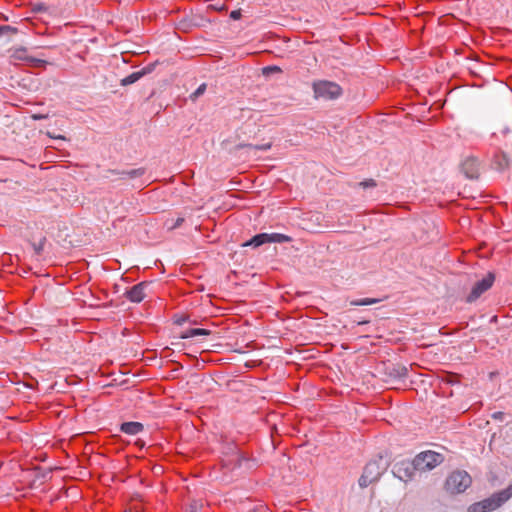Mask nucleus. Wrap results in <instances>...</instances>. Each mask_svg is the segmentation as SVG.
I'll return each mask as SVG.
<instances>
[{
  "label": "nucleus",
  "mask_w": 512,
  "mask_h": 512,
  "mask_svg": "<svg viewBox=\"0 0 512 512\" xmlns=\"http://www.w3.org/2000/svg\"><path fill=\"white\" fill-rule=\"evenodd\" d=\"M389 465V460L385 459L381 454L378 455L377 458L369 461L365 465L362 475L358 480L359 486L361 488H366L370 484L378 482Z\"/></svg>",
  "instance_id": "1"
},
{
  "label": "nucleus",
  "mask_w": 512,
  "mask_h": 512,
  "mask_svg": "<svg viewBox=\"0 0 512 512\" xmlns=\"http://www.w3.org/2000/svg\"><path fill=\"white\" fill-rule=\"evenodd\" d=\"M512 497V483L501 491L493 493L490 497L473 503L468 507V512H488L493 511Z\"/></svg>",
  "instance_id": "2"
},
{
  "label": "nucleus",
  "mask_w": 512,
  "mask_h": 512,
  "mask_svg": "<svg viewBox=\"0 0 512 512\" xmlns=\"http://www.w3.org/2000/svg\"><path fill=\"white\" fill-rule=\"evenodd\" d=\"M312 89L316 99L334 100L339 98L343 93V89L339 84L328 80L314 81Z\"/></svg>",
  "instance_id": "3"
},
{
  "label": "nucleus",
  "mask_w": 512,
  "mask_h": 512,
  "mask_svg": "<svg viewBox=\"0 0 512 512\" xmlns=\"http://www.w3.org/2000/svg\"><path fill=\"white\" fill-rule=\"evenodd\" d=\"M472 483L471 476L466 471H453L445 481V489L451 494H459L466 491Z\"/></svg>",
  "instance_id": "4"
},
{
  "label": "nucleus",
  "mask_w": 512,
  "mask_h": 512,
  "mask_svg": "<svg viewBox=\"0 0 512 512\" xmlns=\"http://www.w3.org/2000/svg\"><path fill=\"white\" fill-rule=\"evenodd\" d=\"M414 465L417 471H431L444 461V456L435 451L427 450L420 452L414 457Z\"/></svg>",
  "instance_id": "5"
},
{
  "label": "nucleus",
  "mask_w": 512,
  "mask_h": 512,
  "mask_svg": "<svg viewBox=\"0 0 512 512\" xmlns=\"http://www.w3.org/2000/svg\"><path fill=\"white\" fill-rule=\"evenodd\" d=\"M494 281H495V274L493 272H488V274L483 279L477 281L473 285L470 293L466 297V302L467 303L475 302L478 298H480V296L483 293H485L492 287Z\"/></svg>",
  "instance_id": "6"
},
{
  "label": "nucleus",
  "mask_w": 512,
  "mask_h": 512,
  "mask_svg": "<svg viewBox=\"0 0 512 512\" xmlns=\"http://www.w3.org/2000/svg\"><path fill=\"white\" fill-rule=\"evenodd\" d=\"M417 471L414 460H401L394 463L392 468L393 475L401 481L408 482L413 479V476Z\"/></svg>",
  "instance_id": "7"
},
{
  "label": "nucleus",
  "mask_w": 512,
  "mask_h": 512,
  "mask_svg": "<svg viewBox=\"0 0 512 512\" xmlns=\"http://www.w3.org/2000/svg\"><path fill=\"white\" fill-rule=\"evenodd\" d=\"M151 283L149 281H142L126 289L124 296L133 303H140L146 297V290Z\"/></svg>",
  "instance_id": "8"
},
{
  "label": "nucleus",
  "mask_w": 512,
  "mask_h": 512,
  "mask_svg": "<svg viewBox=\"0 0 512 512\" xmlns=\"http://www.w3.org/2000/svg\"><path fill=\"white\" fill-rule=\"evenodd\" d=\"M462 173L468 179H478L480 176V162L478 158L469 156L460 165Z\"/></svg>",
  "instance_id": "9"
},
{
  "label": "nucleus",
  "mask_w": 512,
  "mask_h": 512,
  "mask_svg": "<svg viewBox=\"0 0 512 512\" xmlns=\"http://www.w3.org/2000/svg\"><path fill=\"white\" fill-rule=\"evenodd\" d=\"M511 158L510 156L504 152L503 150H497L491 161V168L498 172H506L510 169L511 166Z\"/></svg>",
  "instance_id": "10"
},
{
  "label": "nucleus",
  "mask_w": 512,
  "mask_h": 512,
  "mask_svg": "<svg viewBox=\"0 0 512 512\" xmlns=\"http://www.w3.org/2000/svg\"><path fill=\"white\" fill-rule=\"evenodd\" d=\"M144 430V425L140 422H123L120 425V431L128 435H137Z\"/></svg>",
  "instance_id": "11"
},
{
  "label": "nucleus",
  "mask_w": 512,
  "mask_h": 512,
  "mask_svg": "<svg viewBox=\"0 0 512 512\" xmlns=\"http://www.w3.org/2000/svg\"><path fill=\"white\" fill-rule=\"evenodd\" d=\"M10 63L16 64L17 61H25L26 63L29 61L30 56L27 54V49L25 47L16 48L12 51L9 56Z\"/></svg>",
  "instance_id": "12"
},
{
  "label": "nucleus",
  "mask_w": 512,
  "mask_h": 512,
  "mask_svg": "<svg viewBox=\"0 0 512 512\" xmlns=\"http://www.w3.org/2000/svg\"><path fill=\"white\" fill-rule=\"evenodd\" d=\"M211 333L210 330L204 328H189L184 330L179 337L181 339H187L196 336H209Z\"/></svg>",
  "instance_id": "13"
},
{
  "label": "nucleus",
  "mask_w": 512,
  "mask_h": 512,
  "mask_svg": "<svg viewBox=\"0 0 512 512\" xmlns=\"http://www.w3.org/2000/svg\"><path fill=\"white\" fill-rule=\"evenodd\" d=\"M265 243H269V234L268 233H259L253 236L251 239L246 241L243 246H252L257 248Z\"/></svg>",
  "instance_id": "14"
},
{
  "label": "nucleus",
  "mask_w": 512,
  "mask_h": 512,
  "mask_svg": "<svg viewBox=\"0 0 512 512\" xmlns=\"http://www.w3.org/2000/svg\"><path fill=\"white\" fill-rule=\"evenodd\" d=\"M142 77L143 76H142L140 71L133 72L130 75H128V76L124 77L123 79H121L120 85L121 86H128V85L134 84L135 82L140 80Z\"/></svg>",
  "instance_id": "15"
},
{
  "label": "nucleus",
  "mask_w": 512,
  "mask_h": 512,
  "mask_svg": "<svg viewBox=\"0 0 512 512\" xmlns=\"http://www.w3.org/2000/svg\"><path fill=\"white\" fill-rule=\"evenodd\" d=\"M291 241H292V238L285 234H281V233L269 234V243H288Z\"/></svg>",
  "instance_id": "16"
},
{
  "label": "nucleus",
  "mask_w": 512,
  "mask_h": 512,
  "mask_svg": "<svg viewBox=\"0 0 512 512\" xmlns=\"http://www.w3.org/2000/svg\"><path fill=\"white\" fill-rule=\"evenodd\" d=\"M381 299L379 298H362V299H355L350 301V304L352 306H367L372 305L380 302Z\"/></svg>",
  "instance_id": "17"
},
{
  "label": "nucleus",
  "mask_w": 512,
  "mask_h": 512,
  "mask_svg": "<svg viewBox=\"0 0 512 512\" xmlns=\"http://www.w3.org/2000/svg\"><path fill=\"white\" fill-rule=\"evenodd\" d=\"M407 374H408V369L402 365L394 366L390 372V375L397 379L404 378L407 376Z\"/></svg>",
  "instance_id": "18"
},
{
  "label": "nucleus",
  "mask_w": 512,
  "mask_h": 512,
  "mask_svg": "<svg viewBox=\"0 0 512 512\" xmlns=\"http://www.w3.org/2000/svg\"><path fill=\"white\" fill-rule=\"evenodd\" d=\"M231 450L235 451V464H234V468L236 467H241L242 466V463L243 461H249V459L243 454L241 453L236 446H233V447H230Z\"/></svg>",
  "instance_id": "19"
},
{
  "label": "nucleus",
  "mask_w": 512,
  "mask_h": 512,
  "mask_svg": "<svg viewBox=\"0 0 512 512\" xmlns=\"http://www.w3.org/2000/svg\"><path fill=\"white\" fill-rule=\"evenodd\" d=\"M186 322H188V323H190V324H193V325H196V324L198 323V322H197V320H192V319H190V316H189V315H185V314L180 315V316L175 315V317H174V323H175V324H177V325H183V324H184V323H186Z\"/></svg>",
  "instance_id": "20"
},
{
  "label": "nucleus",
  "mask_w": 512,
  "mask_h": 512,
  "mask_svg": "<svg viewBox=\"0 0 512 512\" xmlns=\"http://www.w3.org/2000/svg\"><path fill=\"white\" fill-rule=\"evenodd\" d=\"M145 173H146V169L143 167H140V168L128 170V172L126 173V176L129 179H135V178L142 177Z\"/></svg>",
  "instance_id": "21"
},
{
  "label": "nucleus",
  "mask_w": 512,
  "mask_h": 512,
  "mask_svg": "<svg viewBox=\"0 0 512 512\" xmlns=\"http://www.w3.org/2000/svg\"><path fill=\"white\" fill-rule=\"evenodd\" d=\"M18 29L10 25H0V38L10 34H17Z\"/></svg>",
  "instance_id": "22"
},
{
  "label": "nucleus",
  "mask_w": 512,
  "mask_h": 512,
  "mask_svg": "<svg viewBox=\"0 0 512 512\" xmlns=\"http://www.w3.org/2000/svg\"><path fill=\"white\" fill-rule=\"evenodd\" d=\"M280 72H282L281 68L275 65L266 66L262 68V74L264 76H270L271 74Z\"/></svg>",
  "instance_id": "23"
},
{
  "label": "nucleus",
  "mask_w": 512,
  "mask_h": 512,
  "mask_svg": "<svg viewBox=\"0 0 512 512\" xmlns=\"http://www.w3.org/2000/svg\"><path fill=\"white\" fill-rule=\"evenodd\" d=\"M207 85L202 83L191 95L190 99L195 101L198 97L202 96L206 91Z\"/></svg>",
  "instance_id": "24"
},
{
  "label": "nucleus",
  "mask_w": 512,
  "mask_h": 512,
  "mask_svg": "<svg viewBox=\"0 0 512 512\" xmlns=\"http://www.w3.org/2000/svg\"><path fill=\"white\" fill-rule=\"evenodd\" d=\"M27 64L31 67H44L47 64V62L45 60L30 56Z\"/></svg>",
  "instance_id": "25"
},
{
  "label": "nucleus",
  "mask_w": 512,
  "mask_h": 512,
  "mask_svg": "<svg viewBox=\"0 0 512 512\" xmlns=\"http://www.w3.org/2000/svg\"><path fill=\"white\" fill-rule=\"evenodd\" d=\"M202 507V502L198 500H192L186 507V512H198Z\"/></svg>",
  "instance_id": "26"
},
{
  "label": "nucleus",
  "mask_w": 512,
  "mask_h": 512,
  "mask_svg": "<svg viewBox=\"0 0 512 512\" xmlns=\"http://www.w3.org/2000/svg\"><path fill=\"white\" fill-rule=\"evenodd\" d=\"M46 242V238L43 237L39 243H31L33 250L35 251L36 255H41L44 249V244Z\"/></svg>",
  "instance_id": "27"
},
{
  "label": "nucleus",
  "mask_w": 512,
  "mask_h": 512,
  "mask_svg": "<svg viewBox=\"0 0 512 512\" xmlns=\"http://www.w3.org/2000/svg\"><path fill=\"white\" fill-rule=\"evenodd\" d=\"M358 186L366 189V188H373L377 186V183L374 179H366L364 181H361L358 183Z\"/></svg>",
  "instance_id": "28"
},
{
  "label": "nucleus",
  "mask_w": 512,
  "mask_h": 512,
  "mask_svg": "<svg viewBox=\"0 0 512 512\" xmlns=\"http://www.w3.org/2000/svg\"><path fill=\"white\" fill-rule=\"evenodd\" d=\"M48 10V7L44 3H36L32 6L31 11L33 13H42L46 12Z\"/></svg>",
  "instance_id": "29"
},
{
  "label": "nucleus",
  "mask_w": 512,
  "mask_h": 512,
  "mask_svg": "<svg viewBox=\"0 0 512 512\" xmlns=\"http://www.w3.org/2000/svg\"><path fill=\"white\" fill-rule=\"evenodd\" d=\"M156 65H157V62H154V63H150V64H148L147 66H145L144 68H142V69L140 70V72H141L142 76L144 77L145 75H148V74H150L151 72H153V71H154V69H155V67H156Z\"/></svg>",
  "instance_id": "30"
},
{
  "label": "nucleus",
  "mask_w": 512,
  "mask_h": 512,
  "mask_svg": "<svg viewBox=\"0 0 512 512\" xmlns=\"http://www.w3.org/2000/svg\"><path fill=\"white\" fill-rule=\"evenodd\" d=\"M271 147H272V143L271 142H267V143L260 144V145H253L252 144V149L260 150V151H267Z\"/></svg>",
  "instance_id": "31"
},
{
  "label": "nucleus",
  "mask_w": 512,
  "mask_h": 512,
  "mask_svg": "<svg viewBox=\"0 0 512 512\" xmlns=\"http://www.w3.org/2000/svg\"><path fill=\"white\" fill-rule=\"evenodd\" d=\"M107 172H108V173H111V174H113V175H118V176H120V178H122V179H126V178H128V177L126 176V173L128 172V170H122V171H120V170H115V169H109Z\"/></svg>",
  "instance_id": "32"
},
{
  "label": "nucleus",
  "mask_w": 512,
  "mask_h": 512,
  "mask_svg": "<svg viewBox=\"0 0 512 512\" xmlns=\"http://www.w3.org/2000/svg\"><path fill=\"white\" fill-rule=\"evenodd\" d=\"M184 221H185V219L183 217H178L176 219V221L174 222V224L169 226V229L173 230V229H176V228L180 227L183 224Z\"/></svg>",
  "instance_id": "33"
},
{
  "label": "nucleus",
  "mask_w": 512,
  "mask_h": 512,
  "mask_svg": "<svg viewBox=\"0 0 512 512\" xmlns=\"http://www.w3.org/2000/svg\"><path fill=\"white\" fill-rule=\"evenodd\" d=\"M242 14H241V10H233L231 11L230 13V18L232 20H239L241 18Z\"/></svg>",
  "instance_id": "34"
},
{
  "label": "nucleus",
  "mask_w": 512,
  "mask_h": 512,
  "mask_svg": "<svg viewBox=\"0 0 512 512\" xmlns=\"http://www.w3.org/2000/svg\"><path fill=\"white\" fill-rule=\"evenodd\" d=\"M492 418L495 419V420L503 421L504 418H505V413L501 412V411H497V412L492 414Z\"/></svg>",
  "instance_id": "35"
},
{
  "label": "nucleus",
  "mask_w": 512,
  "mask_h": 512,
  "mask_svg": "<svg viewBox=\"0 0 512 512\" xmlns=\"http://www.w3.org/2000/svg\"><path fill=\"white\" fill-rule=\"evenodd\" d=\"M244 148H249V149H252V144H248V143H239L235 146V149L236 150H241V149H244Z\"/></svg>",
  "instance_id": "36"
},
{
  "label": "nucleus",
  "mask_w": 512,
  "mask_h": 512,
  "mask_svg": "<svg viewBox=\"0 0 512 512\" xmlns=\"http://www.w3.org/2000/svg\"><path fill=\"white\" fill-rule=\"evenodd\" d=\"M31 118L33 120H42V119L48 118V115L47 114H40V113L39 114H32Z\"/></svg>",
  "instance_id": "37"
},
{
  "label": "nucleus",
  "mask_w": 512,
  "mask_h": 512,
  "mask_svg": "<svg viewBox=\"0 0 512 512\" xmlns=\"http://www.w3.org/2000/svg\"><path fill=\"white\" fill-rule=\"evenodd\" d=\"M135 445L139 448V449H143L146 445L145 441H143L142 439H137L135 441Z\"/></svg>",
  "instance_id": "38"
},
{
  "label": "nucleus",
  "mask_w": 512,
  "mask_h": 512,
  "mask_svg": "<svg viewBox=\"0 0 512 512\" xmlns=\"http://www.w3.org/2000/svg\"><path fill=\"white\" fill-rule=\"evenodd\" d=\"M249 512H267V508L264 506H259L250 510Z\"/></svg>",
  "instance_id": "39"
},
{
  "label": "nucleus",
  "mask_w": 512,
  "mask_h": 512,
  "mask_svg": "<svg viewBox=\"0 0 512 512\" xmlns=\"http://www.w3.org/2000/svg\"><path fill=\"white\" fill-rule=\"evenodd\" d=\"M0 20L8 21V17L4 15L3 13H0Z\"/></svg>",
  "instance_id": "40"
},
{
  "label": "nucleus",
  "mask_w": 512,
  "mask_h": 512,
  "mask_svg": "<svg viewBox=\"0 0 512 512\" xmlns=\"http://www.w3.org/2000/svg\"><path fill=\"white\" fill-rule=\"evenodd\" d=\"M368 323H369V321H368V320H364V321H360V322H358V324H359V325L368 324Z\"/></svg>",
  "instance_id": "41"
},
{
  "label": "nucleus",
  "mask_w": 512,
  "mask_h": 512,
  "mask_svg": "<svg viewBox=\"0 0 512 512\" xmlns=\"http://www.w3.org/2000/svg\"><path fill=\"white\" fill-rule=\"evenodd\" d=\"M490 321L491 322H497V316H493Z\"/></svg>",
  "instance_id": "42"
}]
</instances>
